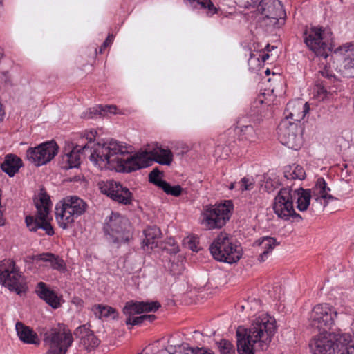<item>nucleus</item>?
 Returning a JSON list of instances; mask_svg holds the SVG:
<instances>
[{"label":"nucleus","mask_w":354,"mask_h":354,"mask_svg":"<svg viewBox=\"0 0 354 354\" xmlns=\"http://www.w3.org/2000/svg\"><path fill=\"white\" fill-rule=\"evenodd\" d=\"M351 326H352V329H353V333H354V321L353 322V323L351 324Z\"/></svg>","instance_id":"3c124183"},{"label":"nucleus","mask_w":354,"mask_h":354,"mask_svg":"<svg viewBox=\"0 0 354 354\" xmlns=\"http://www.w3.org/2000/svg\"><path fill=\"white\" fill-rule=\"evenodd\" d=\"M58 145L53 141H48L37 147L29 148L26 151L27 159L34 165L39 167L49 162L58 153Z\"/></svg>","instance_id":"dca6fc26"},{"label":"nucleus","mask_w":354,"mask_h":354,"mask_svg":"<svg viewBox=\"0 0 354 354\" xmlns=\"http://www.w3.org/2000/svg\"><path fill=\"white\" fill-rule=\"evenodd\" d=\"M310 346L313 354H354V341L349 333L339 335L334 342L330 334L320 333Z\"/></svg>","instance_id":"7ed1b4c3"},{"label":"nucleus","mask_w":354,"mask_h":354,"mask_svg":"<svg viewBox=\"0 0 354 354\" xmlns=\"http://www.w3.org/2000/svg\"><path fill=\"white\" fill-rule=\"evenodd\" d=\"M221 354H236L234 345L227 339H221L217 342Z\"/></svg>","instance_id":"72a5a7b5"},{"label":"nucleus","mask_w":354,"mask_h":354,"mask_svg":"<svg viewBox=\"0 0 354 354\" xmlns=\"http://www.w3.org/2000/svg\"><path fill=\"white\" fill-rule=\"evenodd\" d=\"M292 189L290 187L282 188L274 198L273 209L279 218L288 221H300L302 217L295 212L293 206Z\"/></svg>","instance_id":"f8f14e48"},{"label":"nucleus","mask_w":354,"mask_h":354,"mask_svg":"<svg viewBox=\"0 0 354 354\" xmlns=\"http://www.w3.org/2000/svg\"><path fill=\"white\" fill-rule=\"evenodd\" d=\"M301 129L298 123L283 119L280 122L277 133L280 142L294 150H298L302 145Z\"/></svg>","instance_id":"2eb2a0df"},{"label":"nucleus","mask_w":354,"mask_h":354,"mask_svg":"<svg viewBox=\"0 0 354 354\" xmlns=\"http://www.w3.org/2000/svg\"><path fill=\"white\" fill-rule=\"evenodd\" d=\"M309 105L307 102L302 104L301 102H289L287 104L285 110V118L289 120L292 119L293 122H299L304 119L305 115L309 111Z\"/></svg>","instance_id":"412c9836"},{"label":"nucleus","mask_w":354,"mask_h":354,"mask_svg":"<svg viewBox=\"0 0 354 354\" xmlns=\"http://www.w3.org/2000/svg\"><path fill=\"white\" fill-rule=\"evenodd\" d=\"M21 166L22 162L19 158L12 154H8L6 156L1 168L10 176H13Z\"/></svg>","instance_id":"bb28decb"},{"label":"nucleus","mask_w":354,"mask_h":354,"mask_svg":"<svg viewBox=\"0 0 354 354\" xmlns=\"http://www.w3.org/2000/svg\"><path fill=\"white\" fill-rule=\"evenodd\" d=\"M321 28L311 27L304 32V41L306 46L317 57L327 58L332 50L331 44L326 41Z\"/></svg>","instance_id":"4468645a"},{"label":"nucleus","mask_w":354,"mask_h":354,"mask_svg":"<svg viewBox=\"0 0 354 354\" xmlns=\"http://www.w3.org/2000/svg\"><path fill=\"white\" fill-rule=\"evenodd\" d=\"M128 221L118 213L112 212L104 225V232L109 241L113 243H127L131 237L127 229Z\"/></svg>","instance_id":"9b49d317"},{"label":"nucleus","mask_w":354,"mask_h":354,"mask_svg":"<svg viewBox=\"0 0 354 354\" xmlns=\"http://www.w3.org/2000/svg\"><path fill=\"white\" fill-rule=\"evenodd\" d=\"M257 10L265 18L274 20V24L286 16L283 5L279 0H261Z\"/></svg>","instance_id":"a211bd4d"},{"label":"nucleus","mask_w":354,"mask_h":354,"mask_svg":"<svg viewBox=\"0 0 354 354\" xmlns=\"http://www.w3.org/2000/svg\"><path fill=\"white\" fill-rule=\"evenodd\" d=\"M179 354H214V353L211 352L210 351L205 349V348L188 347L187 348H185L183 350V351L180 352Z\"/></svg>","instance_id":"c9c22d12"},{"label":"nucleus","mask_w":354,"mask_h":354,"mask_svg":"<svg viewBox=\"0 0 354 354\" xmlns=\"http://www.w3.org/2000/svg\"><path fill=\"white\" fill-rule=\"evenodd\" d=\"M275 332V319L268 315L255 318L248 328L239 326L236 332L238 353L254 354L267 350Z\"/></svg>","instance_id":"f03ea898"},{"label":"nucleus","mask_w":354,"mask_h":354,"mask_svg":"<svg viewBox=\"0 0 354 354\" xmlns=\"http://www.w3.org/2000/svg\"><path fill=\"white\" fill-rule=\"evenodd\" d=\"M248 307H250V309H252L253 307H254V308L257 307V308L259 309L260 308V301L259 300L254 299L253 301H251L250 304H248Z\"/></svg>","instance_id":"37998d69"},{"label":"nucleus","mask_w":354,"mask_h":354,"mask_svg":"<svg viewBox=\"0 0 354 354\" xmlns=\"http://www.w3.org/2000/svg\"><path fill=\"white\" fill-rule=\"evenodd\" d=\"M98 186L102 193L106 194L115 202L129 205L133 201L132 193L120 183L113 180L102 181L98 183Z\"/></svg>","instance_id":"f3484780"},{"label":"nucleus","mask_w":354,"mask_h":354,"mask_svg":"<svg viewBox=\"0 0 354 354\" xmlns=\"http://www.w3.org/2000/svg\"><path fill=\"white\" fill-rule=\"evenodd\" d=\"M338 313L328 304H319L311 310L308 322L309 326L317 328L320 333H327L335 324Z\"/></svg>","instance_id":"ddd939ff"},{"label":"nucleus","mask_w":354,"mask_h":354,"mask_svg":"<svg viewBox=\"0 0 354 354\" xmlns=\"http://www.w3.org/2000/svg\"><path fill=\"white\" fill-rule=\"evenodd\" d=\"M160 172L159 171V170L155 169L152 171H151L149 175V182L156 185L158 187H160V183L165 182V180H163L160 178Z\"/></svg>","instance_id":"e433bc0d"},{"label":"nucleus","mask_w":354,"mask_h":354,"mask_svg":"<svg viewBox=\"0 0 354 354\" xmlns=\"http://www.w3.org/2000/svg\"><path fill=\"white\" fill-rule=\"evenodd\" d=\"M33 261H42L50 263L53 270L64 272L66 270L64 261L57 255L51 252H45L40 254L33 255L31 258Z\"/></svg>","instance_id":"393cba45"},{"label":"nucleus","mask_w":354,"mask_h":354,"mask_svg":"<svg viewBox=\"0 0 354 354\" xmlns=\"http://www.w3.org/2000/svg\"><path fill=\"white\" fill-rule=\"evenodd\" d=\"M74 334L80 339V346L88 352L95 349L100 344L98 338L85 325L77 328Z\"/></svg>","instance_id":"aec40b11"},{"label":"nucleus","mask_w":354,"mask_h":354,"mask_svg":"<svg viewBox=\"0 0 354 354\" xmlns=\"http://www.w3.org/2000/svg\"><path fill=\"white\" fill-rule=\"evenodd\" d=\"M240 138L249 142H254L257 138V133L252 125H245L241 128Z\"/></svg>","instance_id":"2f4dec72"},{"label":"nucleus","mask_w":354,"mask_h":354,"mask_svg":"<svg viewBox=\"0 0 354 354\" xmlns=\"http://www.w3.org/2000/svg\"><path fill=\"white\" fill-rule=\"evenodd\" d=\"M41 335L49 346L48 354H66L73 342L71 331L63 324L44 329Z\"/></svg>","instance_id":"0eeeda50"},{"label":"nucleus","mask_w":354,"mask_h":354,"mask_svg":"<svg viewBox=\"0 0 354 354\" xmlns=\"http://www.w3.org/2000/svg\"><path fill=\"white\" fill-rule=\"evenodd\" d=\"M17 335L19 339L25 344L39 345L40 340L37 334L29 326H26L21 322L15 324Z\"/></svg>","instance_id":"5701e85b"},{"label":"nucleus","mask_w":354,"mask_h":354,"mask_svg":"<svg viewBox=\"0 0 354 354\" xmlns=\"http://www.w3.org/2000/svg\"><path fill=\"white\" fill-rule=\"evenodd\" d=\"M37 295L40 299L44 300L53 308H57L60 306V299L55 291L47 287L44 282H39L37 284Z\"/></svg>","instance_id":"4be33fe9"},{"label":"nucleus","mask_w":354,"mask_h":354,"mask_svg":"<svg viewBox=\"0 0 354 354\" xmlns=\"http://www.w3.org/2000/svg\"><path fill=\"white\" fill-rule=\"evenodd\" d=\"M188 151V147H183V150L182 151V153H183L185 151Z\"/></svg>","instance_id":"8fccbe9b"},{"label":"nucleus","mask_w":354,"mask_h":354,"mask_svg":"<svg viewBox=\"0 0 354 354\" xmlns=\"http://www.w3.org/2000/svg\"><path fill=\"white\" fill-rule=\"evenodd\" d=\"M145 321L153 322L156 317L154 315H143Z\"/></svg>","instance_id":"c03bdc74"},{"label":"nucleus","mask_w":354,"mask_h":354,"mask_svg":"<svg viewBox=\"0 0 354 354\" xmlns=\"http://www.w3.org/2000/svg\"><path fill=\"white\" fill-rule=\"evenodd\" d=\"M284 176L287 179L302 180L306 177V173L302 167L293 164L285 167Z\"/></svg>","instance_id":"7c9ffc66"},{"label":"nucleus","mask_w":354,"mask_h":354,"mask_svg":"<svg viewBox=\"0 0 354 354\" xmlns=\"http://www.w3.org/2000/svg\"><path fill=\"white\" fill-rule=\"evenodd\" d=\"M127 317L125 320V324L128 326L129 329H131V328L134 326L140 325L142 322H145L143 315L135 317L133 318H131L132 316Z\"/></svg>","instance_id":"f704fd0d"},{"label":"nucleus","mask_w":354,"mask_h":354,"mask_svg":"<svg viewBox=\"0 0 354 354\" xmlns=\"http://www.w3.org/2000/svg\"><path fill=\"white\" fill-rule=\"evenodd\" d=\"M234 186H235V183H232L230 184V189H232L234 188Z\"/></svg>","instance_id":"09e8293b"},{"label":"nucleus","mask_w":354,"mask_h":354,"mask_svg":"<svg viewBox=\"0 0 354 354\" xmlns=\"http://www.w3.org/2000/svg\"><path fill=\"white\" fill-rule=\"evenodd\" d=\"M87 208V203L77 196L64 197L55 207V216L59 226L64 230L72 227L75 219L83 215Z\"/></svg>","instance_id":"20e7f679"},{"label":"nucleus","mask_w":354,"mask_h":354,"mask_svg":"<svg viewBox=\"0 0 354 354\" xmlns=\"http://www.w3.org/2000/svg\"><path fill=\"white\" fill-rule=\"evenodd\" d=\"M3 115H4V111L2 109V105L0 103V122L3 120Z\"/></svg>","instance_id":"49530a36"},{"label":"nucleus","mask_w":354,"mask_h":354,"mask_svg":"<svg viewBox=\"0 0 354 354\" xmlns=\"http://www.w3.org/2000/svg\"><path fill=\"white\" fill-rule=\"evenodd\" d=\"M144 234L145 236L143 240L144 245L151 249L156 248L161 235L160 228L157 226L149 227L144 231Z\"/></svg>","instance_id":"c85d7f7f"},{"label":"nucleus","mask_w":354,"mask_h":354,"mask_svg":"<svg viewBox=\"0 0 354 354\" xmlns=\"http://www.w3.org/2000/svg\"><path fill=\"white\" fill-rule=\"evenodd\" d=\"M266 73L267 75H268V74L270 73V71H269L268 69H267V71H266Z\"/></svg>","instance_id":"864d4df0"},{"label":"nucleus","mask_w":354,"mask_h":354,"mask_svg":"<svg viewBox=\"0 0 354 354\" xmlns=\"http://www.w3.org/2000/svg\"><path fill=\"white\" fill-rule=\"evenodd\" d=\"M173 250L174 253H176L178 252V250H176L175 248H174Z\"/></svg>","instance_id":"6e6d98bb"},{"label":"nucleus","mask_w":354,"mask_h":354,"mask_svg":"<svg viewBox=\"0 0 354 354\" xmlns=\"http://www.w3.org/2000/svg\"><path fill=\"white\" fill-rule=\"evenodd\" d=\"M37 208L35 216H26L25 222L27 227L32 232L42 229L48 236L54 234V230L49 221V212L51 206L50 197L45 193H41L39 199L35 202Z\"/></svg>","instance_id":"6e6552de"},{"label":"nucleus","mask_w":354,"mask_h":354,"mask_svg":"<svg viewBox=\"0 0 354 354\" xmlns=\"http://www.w3.org/2000/svg\"><path fill=\"white\" fill-rule=\"evenodd\" d=\"M263 102V100H261V99H259V100H257L255 102V103H257V104H262Z\"/></svg>","instance_id":"de8ad7c7"},{"label":"nucleus","mask_w":354,"mask_h":354,"mask_svg":"<svg viewBox=\"0 0 354 354\" xmlns=\"http://www.w3.org/2000/svg\"><path fill=\"white\" fill-rule=\"evenodd\" d=\"M241 308H242V309H244V308H245V306H241Z\"/></svg>","instance_id":"4d7b16f0"},{"label":"nucleus","mask_w":354,"mask_h":354,"mask_svg":"<svg viewBox=\"0 0 354 354\" xmlns=\"http://www.w3.org/2000/svg\"><path fill=\"white\" fill-rule=\"evenodd\" d=\"M161 306L158 301H127L123 309V313L126 316H133L136 314H141L148 312H156Z\"/></svg>","instance_id":"6ab92c4d"},{"label":"nucleus","mask_w":354,"mask_h":354,"mask_svg":"<svg viewBox=\"0 0 354 354\" xmlns=\"http://www.w3.org/2000/svg\"><path fill=\"white\" fill-rule=\"evenodd\" d=\"M242 190H251L254 187V180L247 177L243 178L239 182Z\"/></svg>","instance_id":"4c0bfd02"},{"label":"nucleus","mask_w":354,"mask_h":354,"mask_svg":"<svg viewBox=\"0 0 354 354\" xmlns=\"http://www.w3.org/2000/svg\"><path fill=\"white\" fill-rule=\"evenodd\" d=\"M266 48L267 50H270V45H268Z\"/></svg>","instance_id":"603ef678"},{"label":"nucleus","mask_w":354,"mask_h":354,"mask_svg":"<svg viewBox=\"0 0 354 354\" xmlns=\"http://www.w3.org/2000/svg\"><path fill=\"white\" fill-rule=\"evenodd\" d=\"M322 92H326V89H324V88H322Z\"/></svg>","instance_id":"5fc2aeb1"},{"label":"nucleus","mask_w":354,"mask_h":354,"mask_svg":"<svg viewBox=\"0 0 354 354\" xmlns=\"http://www.w3.org/2000/svg\"><path fill=\"white\" fill-rule=\"evenodd\" d=\"M187 247L192 251H198V246L194 239H190L187 241Z\"/></svg>","instance_id":"a19ab883"},{"label":"nucleus","mask_w":354,"mask_h":354,"mask_svg":"<svg viewBox=\"0 0 354 354\" xmlns=\"http://www.w3.org/2000/svg\"><path fill=\"white\" fill-rule=\"evenodd\" d=\"M116 110L117 107L115 105H98L86 110L82 113V118L90 119L97 116H105L108 113L115 114Z\"/></svg>","instance_id":"cd10ccee"},{"label":"nucleus","mask_w":354,"mask_h":354,"mask_svg":"<svg viewBox=\"0 0 354 354\" xmlns=\"http://www.w3.org/2000/svg\"><path fill=\"white\" fill-rule=\"evenodd\" d=\"M1 3V0H0V4Z\"/></svg>","instance_id":"13d9d810"},{"label":"nucleus","mask_w":354,"mask_h":354,"mask_svg":"<svg viewBox=\"0 0 354 354\" xmlns=\"http://www.w3.org/2000/svg\"><path fill=\"white\" fill-rule=\"evenodd\" d=\"M261 0H251V2L247 1V3L245 4L244 7L246 8H249L250 7H254L259 4V2Z\"/></svg>","instance_id":"79ce46f5"},{"label":"nucleus","mask_w":354,"mask_h":354,"mask_svg":"<svg viewBox=\"0 0 354 354\" xmlns=\"http://www.w3.org/2000/svg\"><path fill=\"white\" fill-rule=\"evenodd\" d=\"M269 57H270V55L268 53H263L261 55V60L263 62H266L267 59H268Z\"/></svg>","instance_id":"a18cd8bd"},{"label":"nucleus","mask_w":354,"mask_h":354,"mask_svg":"<svg viewBox=\"0 0 354 354\" xmlns=\"http://www.w3.org/2000/svg\"><path fill=\"white\" fill-rule=\"evenodd\" d=\"M279 245V242L275 238L270 236L262 237L255 241L254 245L259 246L262 250L258 257V261L264 262L268 259L269 254Z\"/></svg>","instance_id":"b1692460"},{"label":"nucleus","mask_w":354,"mask_h":354,"mask_svg":"<svg viewBox=\"0 0 354 354\" xmlns=\"http://www.w3.org/2000/svg\"><path fill=\"white\" fill-rule=\"evenodd\" d=\"M113 41V35H109L106 40L103 42L102 46L100 48L99 53L102 54L103 51L111 44Z\"/></svg>","instance_id":"58836bf2"},{"label":"nucleus","mask_w":354,"mask_h":354,"mask_svg":"<svg viewBox=\"0 0 354 354\" xmlns=\"http://www.w3.org/2000/svg\"><path fill=\"white\" fill-rule=\"evenodd\" d=\"M319 73L322 77H326L330 80L335 79V76L333 73L326 67L323 70L319 71Z\"/></svg>","instance_id":"ea45409f"},{"label":"nucleus","mask_w":354,"mask_h":354,"mask_svg":"<svg viewBox=\"0 0 354 354\" xmlns=\"http://www.w3.org/2000/svg\"><path fill=\"white\" fill-rule=\"evenodd\" d=\"M160 188L167 194L176 197L180 196L183 192V189L179 185L171 186L167 181L160 183Z\"/></svg>","instance_id":"473e14b6"},{"label":"nucleus","mask_w":354,"mask_h":354,"mask_svg":"<svg viewBox=\"0 0 354 354\" xmlns=\"http://www.w3.org/2000/svg\"><path fill=\"white\" fill-rule=\"evenodd\" d=\"M0 283L17 295L25 293L28 290L24 277L15 266V262L10 259L0 265Z\"/></svg>","instance_id":"9d476101"},{"label":"nucleus","mask_w":354,"mask_h":354,"mask_svg":"<svg viewBox=\"0 0 354 354\" xmlns=\"http://www.w3.org/2000/svg\"><path fill=\"white\" fill-rule=\"evenodd\" d=\"M90 153L89 159L100 168L108 167L118 172H131L150 166L153 161L160 165H169L173 160V153L170 149H164L158 143L152 145L151 148L138 151L133 156L123 158L119 156L128 153L125 145L116 140H111L103 144H94L93 147L84 145L81 149L73 150L62 156V161L66 165L62 167L68 169L78 167L80 165V153Z\"/></svg>","instance_id":"f257e3e1"},{"label":"nucleus","mask_w":354,"mask_h":354,"mask_svg":"<svg viewBox=\"0 0 354 354\" xmlns=\"http://www.w3.org/2000/svg\"><path fill=\"white\" fill-rule=\"evenodd\" d=\"M338 50L344 55L343 68L348 71V75L354 76V44H346L340 46Z\"/></svg>","instance_id":"a878e982"},{"label":"nucleus","mask_w":354,"mask_h":354,"mask_svg":"<svg viewBox=\"0 0 354 354\" xmlns=\"http://www.w3.org/2000/svg\"><path fill=\"white\" fill-rule=\"evenodd\" d=\"M209 250L214 259L230 264L236 263L242 257L241 246L234 243L228 234L223 232L214 239Z\"/></svg>","instance_id":"423d86ee"},{"label":"nucleus","mask_w":354,"mask_h":354,"mask_svg":"<svg viewBox=\"0 0 354 354\" xmlns=\"http://www.w3.org/2000/svg\"><path fill=\"white\" fill-rule=\"evenodd\" d=\"M233 204L230 201L218 205H206L202 212L201 223L207 230L221 228L230 219Z\"/></svg>","instance_id":"1a4fd4ad"},{"label":"nucleus","mask_w":354,"mask_h":354,"mask_svg":"<svg viewBox=\"0 0 354 354\" xmlns=\"http://www.w3.org/2000/svg\"><path fill=\"white\" fill-rule=\"evenodd\" d=\"M92 310L95 315L100 319L110 317L114 320L118 318V313L117 310L114 308L109 306L102 304L95 305L93 306Z\"/></svg>","instance_id":"c756f323"},{"label":"nucleus","mask_w":354,"mask_h":354,"mask_svg":"<svg viewBox=\"0 0 354 354\" xmlns=\"http://www.w3.org/2000/svg\"><path fill=\"white\" fill-rule=\"evenodd\" d=\"M330 191V189L327 187L325 180L323 178H319L312 190L303 188L292 189L293 201L297 198V207L301 212L308 209L311 198H315L317 201H320V203H323L324 207H326L330 201L337 200L328 194Z\"/></svg>","instance_id":"39448f33"}]
</instances>
